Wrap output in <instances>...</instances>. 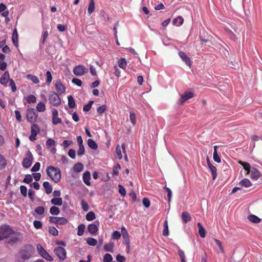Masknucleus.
Returning <instances> with one entry per match:
<instances>
[{"mask_svg": "<svg viewBox=\"0 0 262 262\" xmlns=\"http://www.w3.org/2000/svg\"><path fill=\"white\" fill-rule=\"evenodd\" d=\"M121 236V234L119 231H115L112 233V238L114 240H117L120 238Z\"/></svg>", "mask_w": 262, "mask_h": 262, "instance_id": "obj_50", "label": "nucleus"}, {"mask_svg": "<svg viewBox=\"0 0 262 262\" xmlns=\"http://www.w3.org/2000/svg\"><path fill=\"white\" fill-rule=\"evenodd\" d=\"M61 123V119L58 116H52V123L57 125Z\"/></svg>", "mask_w": 262, "mask_h": 262, "instance_id": "obj_51", "label": "nucleus"}, {"mask_svg": "<svg viewBox=\"0 0 262 262\" xmlns=\"http://www.w3.org/2000/svg\"><path fill=\"white\" fill-rule=\"evenodd\" d=\"M164 229L163 231V235L164 236L168 235V222L167 220L165 221L164 222Z\"/></svg>", "mask_w": 262, "mask_h": 262, "instance_id": "obj_45", "label": "nucleus"}, {"mask_svg": "<svg viewBox=\"0 0 262 262\" xmlns=\"http://www.w3.org/2000/svg\"><path fill=\"white\" fill-rule=\"evenodd\" d=\"M46 172L49 177L55 183H58L61 179V171L59 168L49 166L47 168Z\"/></svg>", "mask_w": 262, "mask_h": 262, "instance_id": "obj_1", "label": "nucleus"}, {"mask_svg": "<svg viewBox=\"0 0 262 262\" xmlns=\"http://www.w3.org/2000/svg\"><path fill=\"white\" fill-rule=\"evenodd\" d=\"M33 180L32 177L30 174H26L23 180V182L24 183L29 184Z\"/></svg>", "mask_w": 262, "mask_h": 262, "instance_id": "obj_59", "label": "nucleus"}, {"mask_svg": "<svg viewBox=\"0 0 262 262\" xmlns=\"http://www.w3.org/2000/svg\"><path fill=\"white\" fill-rule=\"evenodd\" d=\"M34 252V247L30 245H26L20 250L19 253L21 257L24 259H29Z\"/></svg>", "mask_w": 262, "mask_h": 262, "instance_id": "obj_2", "label": "nucleus"}, {"mask_svg": "<svg viewBox=\"0 0 262 262\" xmlns=\"http://www.w3.org/2000/svg\"><path fill=\"white\" fill-rule=\"evenodd\" d=\"M33 226L36 229H39L42 228V224L39 221L35 220L33 222Z\"/></svg>", "mask_w": 262, "mask_h": 262, "instance_id": "obj_58", "label": "nucleus"}, {"mask_svg": "<svg viewBox=\"0 0 262 262\" xmlns=\"http://www.w3.org/2000/svg\"><path fill=\"white\" fill-rule=\"evenodd\" d=\"M83 182L87 185V186H90L91 185V174L90 172L88 171H85L83 174Z\"/></svg>", "mask_w": 262, "mask_h": 262, "instance_id": "obj_16", "label": "nucleus"}, {"mask_svg": "<svg viewBox=\"0 0 262 262\" xmlns=\"http://www.w3.org/2000/svg\"><path fill=\"white\" fill-rule=\"evenodd\" d=\"M88 69L86 68L83 65H78L75 67L73 69V73L78 76H82L88 72Z\"/></svg>", "mask_w": 262, "mask_h": 262, "instance_id": "obj_8", "label": "nucleus"}, {"mask_svg": "<svg viewBox=\"0 0 262 262\" xmlns=\"http://www.w3.org/2000/svg\"><path fill=\"white\" fill-rule=\"evenodd\" d=\"M239 185L241 186L249 187L252 186V183L249 179H244L239 182Z\"/></svg>", "mask_w": 262, "mask_h": 262, "instance_id": "obj_26", "label": "nucleus"}, {"mask_svg": "<svg viewBox=\"0 0 262 262\" xmlns=\"http://www.w3.org/2000/svg\"><path fill=\"white\" fill-rule=\"evenodd\" d=\"M68 222V220L63 217H58L57 225H66Z\"/></svg>", "mask_w": 262, "mask_h": 262, "instance_id": "obj_47", "label": "nucleus"}, {"mask_svg": "<svg viewBox=\"0 0 262 262\" xmlns=\"http://www.w3.org/2000/svg\"><path fill=\"white\" fill-rule=\"evenodd\" d=\"M83 169V165L81 163L75 164L73 167V170L75 172H79Z\"/></svg>", "mask_w": 262, "mask_h": 262, "instance_id": "obj_33", "label": "nucleus"}, {"mask_svg": "<svg viewBox=\"0 0 262 262\" xmlns=\"http://www.w3.org/2000/svg\"><path fill=\"white\" fill-rule=\"evenodd\" d=\"M119 67L123 69H125L126 67L127 63L125 58H121L118 61Z\"/></svg>", "mask_w": 262, "mask_h": 262, "instance_id": "obj_41", "label": "nucleus"}, {"mask_svg": "<svg viewBox=\"0 0 262 262\" xmlns=\"http://www.w3.org/2000/svg\"><path fill=\"white\" fill-rule=\"evenodd\" d=\"M40 167V164L39 162L35 163L34 166L32 167L31 170L33 172L37 171L39 170Z\"/></svg>", "mask_w": 262, "mask_h": 262, "instance_id": "obj_64", "label": "nucleus"}, {"mask_svg": "<svg viewBox=\"0 0 262 262\" xmlns=\"http://www.w3.org/2000/svg\"><path fill=\"white\" fill-rule=\"evenodd\" d=\"M7 165V161L5 158L0 154V171L6 167Z\"/></svg>", "mask_w": 262, "mask_h": 262, "instance_id": "obj_24", "label": "nucleus"}, {"mask_svg": "<svg viewBox=\"0 0 262 262\" xmlns=\"http://www.w3.org/2000/svg\"><path fill=\"white\" fill-rule=\"evenodd\" d=\"M122 237L124 239V244L125 245L127 248V252L129 253L130 251V239L129 236L127 231L126 228L122 226L121 227V233Z\"/></svg>", "mask_w": 262, "mask_h": 262, "instance_id": "obj_6", "label": "nucleus"}, {"mask_svg": "<svg viewBox=\"0 0 262 262\" xmlns=\"http://www.w3.org/2000/svg\"><path fill=\"white\" fill-rule=\"evenodd\" d=\"M112 260L113 257L110 254L106 253L103 256V262H111Z\"/></svg>", "mask_w": 262, "mask_h": 262, "instance_id": "obj_48", "label": "nucleus"}, {"mask_svg": "<svg viewBox=\"0 0 262 262\" xmlns=\"http://www.w3.org/2000/svg\"><path fill=\"white\" fill-rule=\"evenodd\" d=\"M55 86L56 91L59 94H62L66 91V86L62 83L60 79L56 81Z\"/></svg>", "mask_w": 262, "mask_h": 262, "instance_id": "obj_12", "label": "nucleus"}, {"mask_svg": "<svg viewBox=\"0 0 262 262\" xmlns=\"http://www.w3.org/2000/svg\"><path fill=\"white\" fill-rule=\"evenodd\" d=\"M86 242L88 244L93 246H95L97 244V241L92 237H89L86 240Z\"/></svg>", "mask_w": 262, "mask_h": 262, "instance_id": "obj_43", "label": "nucleus"}, {"mask_svg": "<svg viewBox=\"0 0 262 262\" xmlns=\"http://www.w3.org/2000/svg\"><path fill=\"white\" fill-rule=\"evenodd\" d=\"M38 117V114L33 108H28L26 112V118L28 122L33 123L36 122Z\"/></svg>", "mask_w": 262, "mask_h": 262, "instance_id": "obj_5", "label": "nucleus"}, {"mask_svg": "<svg viewBox=\"0 0 262 262\" xmlns=\"http://www.w3.org/2000/svg\"><path fill=\"white\" fill-rule=\"evenodd\" d=\"M26 100L28 103H35L36 101V98L35 96L30 95L27 96Z\"/></svg>", "mask_w": 262, "mask_h": 262, "instance_id": "obj_46", "label": "nucleus"}, {"mask_svg": "<svg viewBox=\"0 0 262 262\" xmlns=\"http://www.w3.org/2000/svg\"><path fill=\"white\" fill-rule=\"evenodd\" d=\"M194 97V94L191 92H186L181 95V99L179 100V104H183L185 101Z\"/></svg>", "mask_w": 262, "mask_h": 262, "instance_id": "obj_11", "label": "nucleus"}, {"mask_svg": "<svg viewBox=\"0 0 262 262\" xmlns=\"http://www.w3.org/2000/svg\"><path fill=\"white\" fill-rule=\"evenodd\" d=\"M14 233L12 228L7 225H3L0 227V241L7 238Z\"/></svg>", "mask_w": 262, "mask_h": 262, "instance_id": "obj_3", "label": "nucleus"}, {"mask_svg": "<svg viewBox=\"0 0 262 262\" xmlns=\"http://www.w3.org/2000/svg\"><path fill=\"white\" fill-rule=\"evenodd\" d=\"M35 213L33 215L37 219H42L44 216L45 208L42 206H39L35 208Z\"/></svg>", "mask_w": 262, "mask_h": 262, "instance_id": "obj_13", "label": "nucleus"}, {"mask_svg": "<svg viewBox=\"0 0 262 262\" xmlns=\"http://www.w3.org/2000/svg\"><path fill=\"white\" fill-rule=\"evenodd\" d=\"M199 228V233L201 237H205L206 236V231L200 223L197 224Z\"/></svg>", "mask_w": 262, "mask_h": 262, "instance_id": "obj_28", "label": "nucleus"}, {"mask_svg": "<svg viewBox=\"0 0 262 262\" xmlns=\"http://www.w3.org/2000/svg\"><path fill=\"white\" fill-rule=\"evenodd\" d=\"M88 145L91 148L93 149H96L98 148V146L96 142L91 139H88Z\"/></svg>", "mask_w": 262, "mask_h": 262, "instance_id": "obj_32", "label": "nucleus"}, {"mask_svg": "<svg viewBox=\"0 0 262 262\" xmlns=\"http://www.w3.org/2000/svg\"><path fill=\"white\" fill-rule=\"evenodd\" d=\"M217 146H216V145H215L213 147L214 152H213V160L215 162H216L217 163H220L221 160V158H220V156L217 154Z\"/></svg>", "mask_w": 262, "mask_h": 262, "instance_id": "obj_31", "label": "nucleus"}, {"mask_svg": "<svg viewBox=\"0 0 262 262\" xmlns=\"http://www.w3.org/2000/svg\"><path fill=\"white\" fill-rule=\"evenodd\" d=\"M248 219L250 221L254 223H258L260 222V219L255 215H249Z\"/></svg>", "mask_w": 262, "mask_h": 262, "instance_id": "obj_37", "label": "nucleus"}, {"mask_svg": "<svg viewBox=\"0 0 262 262\" xmlns=\"http://www.w3.org/2000/svg\"><path fill=\"white\" fill-rule=\"evenodd\" d=\"M247 174H249V173H247ZM249 174H250V178L254 180H258L260 176L259 171L254 167H252L250 169Z\"/></svg>", "mask_w": 262, "mask_h": 262, "instance_id": "obj_14", "label": "nucleus"}, {"mask_svg": "<svg viewBox=\"0 0 262 262\" xmlns=\"http://www.w3.org/2000/svg\"><path fill=\"white\" fill-rule=\"evenodd\" d=\"M39 132V127L36 124H33L31 128V134L37 136Z\"/></svg>", "mask_w": 262, "mask_h": 262, "instance_id": "obj_27", "label": "nucleus"}, {"mask_svg": "<svg viewBox=\"0 0 262 262\" xmlns=\"http://www.w3.org/2000/svg\"><path fill=\"white\" fill-rule=\"evenodd\" d=\"M116 154L117 158L119 160H121L122 158L121 147L119 145H118L116 147Z\"/></svg>", "mask_w": 262, "mask_h": 262, "instance_id": "obj_42", "label": "nucleus"}, {"mask_svg": "<svg viewBox=\"0 0 262 262\" xmlns=\"http://www.w3.org/2000/svg\"><path fill=\"white\" fill-rule=\"evenodd\" d=\"M68 105L70 108H74L75 105V102L74 98L71 95L69 96L68 97Z\"/></svg>", "mask_w": 262, "mask_h": 262, "instance_id": "obj_36", "label": "nucleus"}, {"mask_svg": "<svg viewBox=\"0 0 262 262\" xmlns=\"http://www.w3.org/2000/svg\"><path fill=\"white\" fill-rule=\"evenodd\" d=\"M121 166L119 164H117L116 166L113 168V175L117 176L118 174V171L120 169Z\"/></svg>", "mask_w": 262, "mask_h": 262, "instance_id": "obj_63", "label": "nucleus"}, {"mask_svg": "<svg viewBox=\"0 0 262 262\" xmlns=\"http://www.w3.org/2000/svg\"><path fill=\"white\" fill-rule=\"evenodd\" d=\"M130 120L133 125H135L136 123V114L133 112L130 113L129 116Z\"/></svg>", "mask_w": 262, "mask_h": 262, "instance_id": "obj_52", "label": "nucleus"}, {"mask_svg": "<svg viewBox=\"0 0 262 262\" xmlns=\"http://www.w3.org/2000/svg\"><path fill=\"white\" fill-rule=\"evenodd\" d=\"M207 164L211 172L213 180H215L217 176L216 168L212 165L208 159H207Z\"/></svg>", "mask_w": 262, "mask_h": 262, "instance_id": "obj_17", "label": "nucleus"}, {"mask_svg": "<svg viewBox=\"0 0 262 262\" xmlns=\"http://www.w3.org/2000/svg\"><path fill=\"white\" fill-rule=\"evenodd\" d=\"M52 204L57 206H61L62 204V199L61 198H55L51 200Z\"/></svg>", "mask_w": 262, "mask_h": 262, "instance_id": "obj_30", "label": "nucleus"}, {"mask_svg": "<svg viewBox=\"0 0 262 262\" xmlns=\"http://www.w3.org/2000/svg\"><path fill=\"white\" fill-rule=\"evenodd\" d=\"M26 155L27 157L24 159L22 162V165L24 168H28L31 166L32 164L33 158L31 152L30 151H27Z\"/></svg>", "mask_w": 262, "mask_h": 262, "instance_id": "obj_9", "label": "nucleus"}, {"mask_svg": "<svg viewBox=\"0 0 262 262\" xmlns=\"http://www.w3.org/2000/svg\"><path fill=\"white\" fill-rule=\"evenodd\" d=\"M183 22L184 19L181 16H178L172 20L173 24L177 26H181L183 24Z\"/></svg>", "mask_w": 262, "mask_h": 262, "instance_id": "obj_25", "label": "nucleus"}, {"mask_svg": "<svg viewBox=\"0 0 262 262\" xmlns=\"http://www.w3.org/2000/svg\"><path fill=\"white\" fill-rule=\"evenodd\" d=\"M81 207H82V209L84 211H87L89 210V206L88 204L83 200H81Z\"/></svg>", "mask_w": 262, "mask_h": 262, "instance_id": "obj_57", "label": "nucleus"}, {"mask_svg": "<svg viewBox=\"0 0 262 262\" xmlns=\"http://www.w3.org/2000/svg\"><path fill=\"white\" fill-rule=\"evenodd\" d=\"M93 103V101H90L87 104L83 106V110L85 112L89 111L92 107Z\"/></svg>", "mask_w": 262, "mask_h": 262, "instance_id": "obj_54", "label": "nucleus"}, {"mask_svg": "<svg viewBox=\"0 0 262 262\" xmlns=\"http://www.w3.org/2000/svg\"><path fill=\"white\" fill-rule=\"evenodd\" d=\"M43 186L47 194H49L52 192L53 190L52 186L48 182H44L43 183Z\"/></svg>", "mask_w": 262, "mask_h": 262, "instance_id": "obj_23", "label": "nucleus"}, {"mask_svg": "<svg viewBox=\"0 0 262 262\" xmlns=\"http://www.w3.org/2000/svg\"><path fill=\"white\" fill-rule=\"evenodd\" d=\"M27 78L28 80L32 81L33 83L37 84L39 82V80L37 76L31 75V74H28L27 75Z\"/></svg>", "mask_w": 262, "mask_h": 262, "instance_id": "obj_34", "label": "nucleus"}, {"mask_svg": "<svg viewBox=\"0 0 262 262\" xmlns=\"http://www.w3.org/2000/svg\"><path fill=\"white\" fill-rule=\"evenodd\" d=\"M18 35L17 33V31L16 28H15L13 30L12 36V41L16 47L18 46Z\"/></svg>", "mask_w": 262, "mask_h": 262, "instance_id": "obj_19", "label": "nucleus"}, {"mask_svg": "<svg viewBox=\"0 0 262 262\" xmlns=\"http://www.w3.org/2000/svg\"><path fill=\"white\" fill-rule=\"evenodd\" d=\"M21 194L25 197L27 195V188L24 185H21L20 187Z\"/></svg>", "mask_w": 262, "mask_h": 262, "instance_id": "obj_53", "label": "nucleus"}, {"mask_svg": "<svg viewBox=\"0 0 262 262\" xmlns=\"http://www.w3.org/2000/svg\"><path fill=\"white\" fill-rule=\"evenodd\" d=\"M95 9V2L94 0H90L89 4L88 12L89 14H91Z\"/></svg>", "mask_w": 262, "mask_h": 262, "instance_id": "obj_35", "label": "nucleus"}, {"mask_svg": "<svg viewBox=\"0 0 262 262\" xmlns=\"http://www.w3.org/2000/svg\"><path fill=\"white\" fill-rule=\"evenodd\" d=\"M179 55L182 59V60L185 62V63L190 67L191 64V61L190 59L186 55V53L183 51H180L179 52Z\"/></svg>", "mask_w": 262, "mask_h": 262, "instance_id": "obj_15", "label": "nucleus"}, {"mask_svg": "<svg viewBox=\"0 0 262 262\" xmlns=\"http://www.w3.org/2000/svg\"><path fill=\"white\" fill-rule=\"evenodd\" d=\"M55 141L51 138H49L46 141V145L48 148L51 146H55Z\"/></svg>", "mask_w": 262, "mask_h": 262, "instance_id": "obj_55", "label": "nucleus"}, {"mask_svg": "<svg viewBox=\"0 0 262 262\" xmlns=\"http://www.w3.org/2000/svg\"><path fill=\"white\" fill-rule=\"evenodd\" d=\"M50 103L53 106H58L61 104V100L58 94L55 92L50 93L49 96Z\"/></svg>", "mask_w": 262, "mask_h": 262, "instance_id": "obj_4", "label": "nucleus"}, {"mask_svg": "<svg viewBox=\"0 0 262 262\" xmlns=\"http://www.w3.org/2000/svg\"><path fill=\"white\" fill-rule=\"evenodd\" d=\"M37 249L39 255L48 261H52L53 258L40 244H37Z\"/></svg>", "mask_w": 262, "mask_h": 262, "instance_id": "obj_7", "label": "nucleus"}, {"mask_svg": "<svg viewBox=\"0 0 262 262\" xmlns=\"http://www.w3.org/2000/svg\"><path fill=\"white\" fill-rule=\"evenodd\" d=\"M10 79L9 72L8 71H6L4 73V74L1 78L0 83L2 85H5L8 83V81H10Z\"/></svg>", "mask_w": 262, "mask_h": 262, "instance_id": "obj_18", "label": "nucleus"}, {"mask_svg": "<svg viewBox=\"0 0 262 262\" xmlns=\"http://www.w3.org/2000/svg\"><path fill=\"white\" fill-rule=\"evenodd\" d=\"M119 192L122 196H125L126 195V190L123 186L119 185Z\"/></svg>", "mask_w": 262, "mask_h": 262, "instance_id": "obj_62", "label": "nucleus"}, {"mask_svg": "<svg viewBox=\"0 0 262 262\" xmlns=\"http://www.w3.org/2000/svg\"><path fill=\"white\" fill-rule=\"evenodd\" d=\"M85 228V226L83 224H81L78 226L77 231V235L78 236H82L83 234Z\"/></svg>", "mask_w": 262, "mask_h": 262, "instance_id": "obj_39", "label": "nucleus"}, {"mask_svg": "<svg viewBox=\"0 0 262 262\" xmlns=\"http://www.w3.org/2000/svg\"><path fill=\"white\" fill-rule=\"evenodd\" d=\"M49 232L54 236H56L58 234V231L54 227H49Z\"/></svg>", "mask_w": 262, "mask_h": 262, "instance_id": "obj_56", "label": "nucleus"}, {"mask_svg": "<svg viewBox=\"0 0 262 262\" xmlns=\"http://www.w3.org/2000/svg\"><path fill=\"white\" fill-rule=\"evenodd\" d=\"M36 109L38 112H44L46 110V106L44 103L39 102L36 106Z\"/></svg>", "mask_w": 262, "mask_h": 262, "instance_id": "obj_44", "label": "nucleus"}, {"mask_svg": "<svg viewBox=\"0 0 262 262\" xmlns=\"http://www.w3.org/2000/svg\"><path fill=\"white\" fill-rule=\"evenodd\" d=\"M59 209L56 206H52L50 209V213L54 215H57L59 214Z\"/></svg>", "mask_w": 262, "mask_h": 262, "instance_id": "obj_38", "label": "nucleus"}, {"mask_svg": "<svg viewBox=\"0 0 262 262\" xmlns=\"http://www.w3.org/2000/svg\"><path fill=\"white\" fill-rule=\"evenodd\" d=\"M106 105H102L97 108V112L99 114L101 115L106 110Z\"/></svg>", "mask_w": 262, "mask_h": 262, "instance_id": "obj_49", "label": "nucleus"}, {"mask_svg": "<svg viewBox=\"0 0 262 262\" xmlns=\"http://www.w3.org/2000/svg\"><path fill=\"white\" fill-rule=\"evenodd\" d=\"M182 220L184 223H186L191 220V216L188 212L184 211L182 213Z\"/></svg>", "mask_w": 262, "mask_h": 262, "instance_id": "obj_21", "label": "nucleus"}, {"mask_svg": "<svg viewBox=\"0 0 262 262\" xmlns=\"http://www.w3.org/2000/svg\"><path fill=\"white\" fill-rule=\"evenodd\" d=\"M88 230L91 234H95L98 231V227L95 224H91L88 225Z\"/></svg>", "mask_w": 262, "mask_h": 262, "instance_id": "obj_22", "label": "nucleus"}, {"mask_svg": "<svg viewBox=\"0 0 262 262\" xmlns=\"http://www.w3.org/2000/svg\"><path fill=\"white\" fill-rule=\"evenodd\" d=\"M178 254L181 258V262H186L185 260V256L184 254V252L182 250H179L178 251Z\"/></svg>", "mask_w": 262, "mask_h": 262, "instance_id": "obj_61", "label": "nucleus"}, {"mask_svg": "<svg viewBox=\"0 0 262 262\" xmlns=\"http://www.w3.org/2000/svg\"><path fill=\"white\" fill-rule=\"evenodd\" d=\"M115 244L113 242H110L104 246V249L105 251L113 252Z\"/></svg>", "mask_w": 262, "mask_h": 262, "instance_id": "obj_20", "label": "nucleus"}, {"mask_svg": "<svg viewBox=\"0 0 262 262\" xmlns=\"http://www.w3.org/2000/svg\"><path fill=\"white\" fill-rule=\"evenodd\" d=\"M85 152V149L83 145H79V149L77 151V155L81 156Z\"/></svg>", "mask_w": 262, "mask_h": 262, "instance_id": "obj_60", "label": "nucleus"}, {"mask_svg": "<svg viewBox=\"0 0 262 262\" xmlns=\"http://www.w3.org/2000/svg\"><path fill=\"white\" fill-rule=\"evenodd\" d=\"M85 218L88 221H93L96 218L95 214L93 211H90L86 215Z\"/></svg>", "mask_w": 262, "mask_h": 262, "instance_id": "obj_40", "label": "nucleus"}, {"mask_svg": "<svg viewBox=\"0 0 262 262\" xmlns=\"http://www.w3.org/2000/svg\"><path fill=\"white\" fill-rule=\"evenodd\" d=\"M54 252L60 260H63L66 259L67 252L63 248L57 247L54 249Z\"/></svg>", "mask_w": 262, "mask_h": 262, "instance_id": "obj_10", "label": "nucleus"}, {"mask_svg": "<svg viewBox=\"0 0 262 262\" xmlns=\"http://www.w3.org/2000/svg\"><path fill=\"white\" fill-rule=\"evenodd\" d=\"M238 163L243 166L244 169L246 171H247V173H250V169H251V166H250V164L248 162H243L242 161H239L238 162Z\"/></svg>", "mask_w": 262, "mask_h": 262, "instance_id": "obj_29", "label": "nucleus"}]
</instances>
